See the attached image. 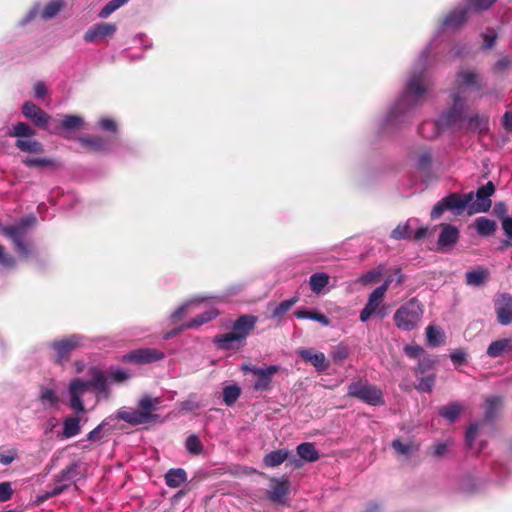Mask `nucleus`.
<instances>
[{"mask_svg":"<svg viewBox=\"0 0 512 512\" xmlns=\"http://www.w3.org/2000/svg\"><path fill=\"white\" fill-rule=\"evenodd\" d=\"M469 88L476 90L479 93V98L484 96L483 89L485 88V83L482 77L473 70H461L455 79L452 107L442 113L437 122L426 121L420 126L419 132L423 137H436L440 128L462 127L465 121L464 113L468 109Z\"/></svg>","mask_w":512,"mask_h":512,"instance_id":"f257e3e1","label":"nucleus"},{"mask_svg":"<svg viewBox=\"0 0 512 512\" xmlns=\"http://www.w3.org/2000/svg\"><path fill=\"white\" fill-rule=\"evenodd\" d=\"M429 49L430 48L427 47L420 54L414 70L407 81L405 91L400 95L387 114V124H396L400 115L410 111L425 98L428 90V81L424 70L428 61Z\"/></svg>","mask_w":512,"mask_h":512,"instance_id":"f03ea898","label":"nucleus"},{"mask_svg":"<svg viewBox=\"0 0 512 512\" xmlns=\"http://www.w3.org/2000/svg\"><path fill=\"white\" fill-rule=\"evenodd\" d=\"M130 378V374L124 369H114L107 373L94 371L90 380L75 378L69 383L70 406L76 413L85 411L82 397L90 389H94L97 394L104 397L109 396L108 381L121 383Z\"/></svg>","mask_w":512,"mask_h":512,"instance_id":"7ed1b4c3","label":"nucleus"},{"mask_svg":"<svg viewBox=\"0 0 512 512\" xmlns=\"http://www.w3.org/2000/svg\"><path fill=\"white\" fill-rule=\"evenodd\" d=\"M257 318L252 315H243L233 324L232 332L220 335L215 342L220 349H232L238 347L254 329Z\"/></svg>","mask_w":512,"mask_h":512,"instance_id":"20e7f679","label":"nucleus"},{"mask_svg":"<svg viewBox=\"0 0 512 512\" xmlns=\"http://www.w3.org/2000/svg\"><path fill=\"white\" fill-rule=\"evenodd\" d=\"M8 135L17 138L15 146L22 152L40 154L44 151L42 143L33 138L36 131L27 123L18 122L9 130Z\"/></svg>","mask_w":512,"mask_h":512,"instance_id":"39448f33","label":"nucleus"},{"mask_svg":"<svg viewBox=\"0 0 512 512\" xmlns=\"http://www.w3.org/2000/svg\"><path fill=\"white\" fill-rule=\"evenodd\" d=\"M423 315L421 303L412 298L405 302L394 314L395 325L404 331L415 329Z\"/></svg>","mask_w":512,"mask_h":512,"instance_id":"423d86ee","label":"nucleus"},{"mask_svg":"<svg viewBox=\"0 0 512 512\" xmlns=\"http://www.w3.org/2000/svg\"><path fill=\"white\" fill-rule=\"evenodd\" d=\"M35 223L36 217L28 216L23 218L16 225L1 227L0 232L13 241L15 248L20 255L27 257L30 254V249L28 244L25 242V237L29 227L33 226Z\"/></svg>","mask_w":512,"mask_h":512,"instance_id":"0eeeda50","label":"nucleus"},{"mask_svg":"<svg viewBox=\"0 0 512 512\" xmlns=\"http://www.w3.org/2000/svg\"><path fill=\"white\" fill-rule=\"evenodd\" d=\"M347 395L372 406L384 404L382 391L375 385L369 384L367 381L359 380L350 383L348 385Z\"/></svg>","mask_w":512,"mask_h":512,"instance_id":"6e6552de","label":"nucleus"},{"mask_svg":"<svg viewBox=\"0 0 512 512\" xmlns=\"http://www.w3.org/2000/svg\"><path fill=\"white\" fill-rule=\"evenodd\" d=\"M241 370L245 373H251L256 377V381L253 384L255 391H267L271 389L272 378L275 374L280 371V366L270 365L266 367H258L251 364H244Z\"/></svg>","mask_w":512,"mask_h":512,"instance_id":"1a4fd4ad","label":"nucleus"},{"mask_svg":"<svg viewBox=\"0 0 512 512\" xmlns=\"http://www.w3.org/2000/svg\"><path fill=\"white\" fill-rule=\"evenodd\" d=\"M64 0H51L43 10L40 11V4L36 3L28 12L25 18L20 21L21 25H25L32 21L38 14L41 19L47 21L54 18L64 7Z\"/></svg>","mask_w":512,"mask_h":512,"instance_id":"9d476101","label":"nucleus"},{"mask_svg":"<svg viewBox=\"0 0 512 512\" xmlns=\"http://www.w3.org/2000/svg\"><path fill=\"white\" fill-rule=\"evenodd\" d=\"M117 31L114 23L100 22L91 26L84 34L83 39L87 43H94L99 40L112 37Z\"/></svg>","mask_w":512,"mask_h":512,"instance_id":"9b49d317","label":"nucleus"},{"mask_svg":"<svg viewBox=\"0 0 512 512\" xmlns=\"http://www.w3.org/2000/svg\"><path fill=\"white\" fill-rule=\"evenodd\" d=\"M494 185L488 182L486 185L480 187L476 193V199L473 198L470 207V214L479 212H486L491 207L490 197L494 193Z\"/></svg>","mask_w":512,"mask_h":512,"instance_id":"f8f14e48","label":"nucleus"},{"mask_svg":"<svg viewBox=\"0 0 512 512\" xmlns=\"http://www.w3.org/2000/svg\"><path fill=\"white\" fill-rule=\"evenodd\" d=\"M164 358V353L154 348H141L124 356V360L135 364H148Z\"/></svg>","mask_w":512,"mask_h":512,"instance_id":"ddd939ff","label":"nucleus"},{"mask_svg":"<svg viewBox=\"0 0 512 512\" xmlns=\"http://www.w3.org/2000/svg\"><path fill=\"white\" fill-rule=\"evenodd\" d=\"M437 241L438 250L446 251L452 249L459 240L460 232L457 227L451 224H441Z\"/></svg>","mask_w":512,"mask_h":512,"instance_id":"4468645a","label":"nucleus"},{"mask_svg":"<svg viewBox=\"0 0 512 512\" xmlns=\"http://www.w3.org/2000/svg\"><path fill=\"white\" fill-rule=\"evenodd\" d=\"M23 115L31 120L39 128H47L51 117L31 101H27L22 107Z\"/></svg>","mask_w":512,"mask_h":512,"instance_id":"2eb2a0df","label":"nucleus"},{"mask_svg":"<svg viewBox=\"0 0 512 512\" xmlns=\"http://www.w3.org/2000/svg\"><path fill=\"white\" fill-rule=\"evenodd\" d=\"M385 293L386 286H379L372 291L369 295L367 304L360 312V320L362 322H367L370 317L377 312Z\"/></svg>","mask_w":512,"mask_h":512,"instance_id":"dca6fc26","label":"nucleus"},{"mask_svg":"<svg viewBox=\"0 0 512 512\" xmlns=\"http://www.w3.org/2000/svg\"><path fill=\"white\" fill-rule=\"evenodd\" d=\"M83 341L84 338L82 336L72 335L59 342H54L52 344V347L56 352L57 361L61 363L63 360H65L68 357L71 350H73L76 347L84 345Z\"/></svg>","mask_w":512,"mask_h":512,"instance_id":"f3484780","label":"nucleus"},{"mask_svg":"<svg viewBox=\"0 0 512 512\" xmlns=\"http://www.w3.org/2000/svg\"><path fill=\"white\" fill-rule=\"evenodd\" d=\"M473 200V193L465 194L461 196L457 193L450 194L445 197L448 210L452 211L454 215H460L464 210H467L470 214L471 202Z\"/></svg>","mask_w":512,"mask_h":512,"instance_id":"a211bd4d","label":"nucleus"},{"mask_svg":"<svg viewBox=\"0 0 512 512\" xmlns=\"http://www.w3.org/2000/svg\"><path fill=\"white\" fill-rule=\"evenodd\" d=\"M495 309L499 323L508 325L512 322V296L504 293L495 303Z\"/></svg>","mask_w":512,"mask_h":512,"instance_id":"6ab92c4d","label":"nucleus"},{"mask_svg":"<svg viewBox=\"0 0 512 512\" xmlns=\"http://www.w3.org/2000/svg\"><path fill=\"white\" fill-rule=\"evenodd\" d=\"M297 353L304 360L310 362L318 372H324L329 367V363L327 362L326 357L322 352H317L313 349L302 348L299 349Z\"/></svg>","mask_w":512,"mask_h":512,"instance_id":"aec40b11","label":"nucleus"},{"mask_svg":"<svg viewBox=\"0 0 512 512\" xmlns=\"http://www.w3.org/2000/svg\"><path fill=\"white\" fill-rule=\"evenodd\" d=\"M290 483L286 478L273 479L270 483L269 498L273 502L280 503L289 492Z\"/></svg>","mask_w":512,"mask_h":512,"instance_id":"412c9836","label":"nucleus"},{"mask_svg":"<svg viewBox=\"0 0 512 512\" xmlns=\"http://www.w3.org/2000/svg\"><path fill=\"white\" fill-rule=\"evenodd\" d=\"M468 9H470L469 5H468V8H460V9H456V10L452 11L444 19L441 29L447 30V29L458 28L466 20ZM471 10H473V9L471 8Z\"/></svg>","mask_w":512,"mask_h":512,"instance_id":"4be33fe9","label":"nucleus"},{"mask_svg":"<svg viewBox=\"0 0 512 512\" xmlns=\"http://www.w3.org/2000/svg\"><path fill=\"white\" fill-rule=\"evenodd\" d=\"M161 404L159 397L144 396L139 400L138 407L141 413L148 414V423L156 419V415L153 411H156Z\"/></svg>","mask_w":512,"mask_h":512,"instance_id":"5701e85b","label":"nucleus"},{"mask_svg":"<svg viewBox=\"0 0 512 512\" xmlns=\"http://www.w3.org/2000/svg\"><path fill=\"white\" fill-rule=\"evenodd\" d=\"M117 416L121 420L132 425L148 423V414L141 413L140 410L121 409L118 411Z\"/></svg>","mask_w":512,"mask_h":512,"instance_id":"b1692460","label":"nucleus"},{"mask_svg":"<svg viewBox=\"0 0 512 512\" xmlns=\"http://www.w3.org/2000/svg\"><path fill=\"white\" fill-rule=\"evenodd\" d=\"M81 432V419L77 416H67L63 421L62 436L72 438Z\"/></svg>","mask_w":512,"mask_h":512,"instance_id":"393cba45","label":"nucleus"},{"mask_svg":"<svg viewBox=\"0 0 512 512\" xmlns=\"http://www.w3.org/2000/svg\"><path fill=\"white\" fill-rule=\"evenodd\" d=\"M290 452L287 449H279L275 451H271L266 454L263 458V463L267 467H277L281 465L283 462L289 459Z\"/></svg>","mask_w":512,"mask_h":512,"instance_id":"a878e982","label":"nucleus"},{"mask_svg":"<svg viewBox=\"0 0 512 512\" xmlns=\"http://www.w3.org/2000/svg\"><path fill=\"white\" fill-rule=\"evenodd\" d=\"M79 475V464L73 462L62 469L56 476V483L68 484L72 483Z\"/></svg>","mask_w":512,"mask_h":512,"instance_id":"bb28decb","label":"nucleus"},{"mask_svg":"<svg viewBox=\"0 0 512 512\" xmlns=\"http://www.w3.org/2000/svg\"><path fill=\"white\" fill-rule=\"evenodd\" d=\"M489 275L490 273L487 268L478 267L466 273V282L471 286H480L488 280Z\"/></svg>","mask_w":512,"mask_h":512,"instance_id":"cd10ccee","label":"nucleus"},{"mask_svg":"<svg viewBox=\"0 0 512 512\" xmlns=\"http://www.w3.org/2000/svg\"><path fill=\"white\" fill-rule=\"evenodd\" d=\"M512 349V339H499L493 341L487 348V355L492 358L499 357Z\"/></svg>","mask_w":512,"mask_h":512,"instance_id":"c85d7f7f","label":"nucleus"},{"mask_svg":"<svg viewBox=\"0 0 512 512\" xmlns=\"http://www.w3.org/2000/svg\"><path fill=\"white\" fill-rule=\"evenodd\" d=\"M187 480V473L182 468L170 469L165 474L166 485L170 488H178Z\"/></svg>","mask_w":512,"mask_h":512,"instance_id":"c756f323","label":"nucleus"},{"mask_svg":"<svg viewBox=\"0 0 512 512\" xmlns=\"http://www.w3.org/2000/svg\"><path fill=\"white\" fill-rule=\"evenodd\" d=\"M298 456L306 462H315L319 459V452L315 446L310 442H304L297 446Z\"/></svg>","mask_w":512,"mask_h":512,"instance_id":"7c9ffc66","label":"nucleus"},{"mask_svg":"<svg viewBox=\"0 0 512 512\" xmlns=\"http://www.w3.org/2000/svg\"><path fill=\"white\" fill-rule=\"evenodd\" d=\"M414 222H417V220L409 219L405 223L397 225V227L393 229V231L391 232V237L395 240L411 238L413 234L412 225Z\"/></svg>","mask_w":512,"mask_h":512,"instance_id":"2f4dec72","label":"nucleus"},{"mask_svg":"<svg viewBox=\"0 0 512 512\" xmlns=\"http://www.w3.org/2000/svg\"><path fill=\"white\" fill-rule=\"evenodd\" d=\"M329 280V275L326 273L318 272L310 276L309 285L315 294H320L322 290L328 285Z\"/></svg>","mask_w":512,"mask_h":512,"instance_id":"473e14b6","label":"nucleus"},{"mask_svg":"<svg viewBox=\"0 0 512 512\" xmlns=\"http://www.w3.org/2000/svg\"><path fill=\"white\" fill-rule=\"evenodd\" d=\"M242 389L238 384H232L223 388V402L226 406H232L241 396Z\"/></svg>","mask_w":512,"mask_h":512,"instance_id":"72a5a7b5","label":"nucleus"},{"mask_svg":"<svg viewBox=\"0 0 512 512\" xmlns=\"http://www.w3.org/2000/svg\"><path fill=\"white\" fill-rule=\"evenodd\" d=\"M468 128L478 133H484L489 129V117L476 114L468 119Z\"/></svg>","mask_w":512,"mask_h":512,"instance_id":"f704fd0d","label":"nucleus"},{"mask_svg":"<svg viewBox=\"0 0 512 512\" xmlns=\"http://www.w3.org/2000/svg\"><path fill=\"white\" fill-rule=\"evenodd\" d=\"M294 315L298 319H309L319 322L323 326H329L331 324L330 320L321 313L314 312V311H308L305 309H297L294 312Z\"/></svg>","mask_w":512,"mask_h":512,"instance_id":"c9c22d12","label":"nucleus"},{"mask_svg":"<svg viewBox=\"0 0 512 512\" xmlns=\"http://www.w3.org/2000/svg\"><path fill=\"white\" fill-rule=\"evenodd\" d=\"M475 228L479 235L481 236H489L493 234L496 230V223L493 220H490L485 217H479L475 220Z\"/></svg>","mask_w":512,"mask_h":512,"instance_id":"e433bc0d","label":"nucleus"},{"mask_svg":"<svg viewBox=\"0 0 512 512\" xmlns=\"http://www.w3.org/2000/svg\"><path fill=\"white\" fill-rule=\"evenodd\" d=\"M218 315V312L214 308H210L206 310L205 312L201 313L199 316L191 320L190 322L186 323L183 328H196L199 327L209 321H211L213 318H215Z\"/></svg>","mask_w":512,"mask_h":512,"instance_id":"4c0bfd02","label":"nucleus"},{"mask_svg":"<svg viewBox=\"0 0 512 512\" xmlns=\"http://www.w3.org/2000/svg\"><path fill=\"white\" fill-rule=\"evenodd\" d=\"M502 401L501 398L496 396L488 397L485 401V420L491 421L495 415L498 409L501 407Z\"/></svg>","mask_w":512,"mask_h":512,"instance_id":"58836bf2","label":"nucleus"},{"mask_svg":"<svg viewBox=\"0 0 512 512\" xmlns=\"http://www.w3.org/2000/svg\"><path fill=\"white\" fill-rule=\"evenodd\" d=\"M462 411V406L458 403H449L446 406H443L440 411L439 415L445 419H447L449 422H454L459 414Z\"/></svg>","mask_w":512,"mask_h":512,"instance_id":"ea45409f","label":"nucleus"},{"mask_svg":"<svg viewBox=\"0 0 512 512\" xmlns=\"http://www.w3.org/2000/svg\"><path fill=\"white\" fill-rule=\"evenodd\" d=\"M22 163L26 167H40V168H45V167L56 168L57 167V163L53 159H50V158L26 157V158L22 159Z\"/></svg>","mask_w":512,"mask_h":512,"instance_id":"a19ab883","label":"nucleus"},{"mask_svg":"<svg viewBox=\"0 0 512 512\" xmlns=\"http://www.w3.org/2000/svg\"><path fill=\"white\" fill-rule=\"evenodd\" d=\"M39 399L44 406L54 407L59 402V397L55 391L48 387H42L40 390Z\"/></svg>","mask_w":512,"mask_h":512,"instance_id":"79ce46f5","label":"nucleus"},{"mask_svg":"<svg viewBox=\"0 0 512 512\" xmlns=\"http://www.w3.org/2000/svg\"><path fill=\"white\" fill-rule=\"evenodd\" d=\"M426 338L428 344L434 347L444 342V335L441 329L432 325L426 329Z\"/></svg>","mask_w":512,"mask_h":512,"instance_id":"37998d69","label":"nucleus"},{"mask_svg":"<svg viewBox=\"0 0 512 512\" xmlns=\"http://www.w3.org/2000/svg\"><path fill=\"white\" fill-rule=\"evenodd\" d=\"M299 300L298 296H294L290 299L282 301L280 304H278L275 309L272 312L273 318H280L282 317L286 312H288L292 306H294Z\"/></svg>","mask_w":512,"mask_h":512,"instance_id":"c03bdc74","label":"nucleus"},{"mask_svg":"<svg viewBox=\"0 0 512 512\" xmlns=\"http://www.w3.org/2000/svg\"><path fill=\"white\" fill-rule=\"evenodd\" d=\"M79 141L93 151L101 152L106 149L105 141L100 137H80Z\"/></svg>","mask_w":512,"mask_h":512,"instance_id":"a18cd8bd","label":"nucleus"},{"mask_svg":"<svg viewBox=\"0 0 512 512\" xmlns=\"http://www.w3.org/2000/svg\"><path fill=\"white\" fill-rule=\"evenodd\" d=\"M185 447L187 451L193 455H199L202 452L203 446L196 435H190L185 442Z\"/></svg>","mask_w":512,"mask_h":512,"instance_id":"49530a36","label":"nucleus"},{"mask_svg":"<svg viewBox=\"0 0 512 512\" xmlns=\"http://www.w3.org/2000/svg\"><path fill=\"white\" fill-rule=\"evenodd\" d=\"M84 121L80 116L64 115L62 120V128L64 130H73L83 125Z\"/></svg>","mask_w":512,"mask_h":512,"instance_id":"de8ad7c7","label":"nucleus"},{"mask_svg":"<svg viewBox=\"0 0 512 512\" xmlns=\"http://www.w3.org/2000/svg\"><path fill=\"white\" fill-rule=\"evenodd\" d=\"M435 384V376L428 375L426 377H421L416 384V389L420 392H431L433 386Z\"/></svg>","mask_w":512,"mask_h":512,"instance_id":"09e8293b","label":"nucleus"},{"mask_svg":"<svg viewBox=\"0 0 512 512\" xmlns=\"http://www.w3.org/2000/svg\"><path fill=\"white\" fill-rule=\"evenodd\" d=\"M432 164V154L430 151H423L417 160V168L420 171H428Z\"/></svg>","mask_w":512,"mask_h":512,"instance_id":"8fccbe9b","label":"nucleus"},{"mask_svg":"<svg viewBox=\"0 0 512 512\" xmlns=\"http://www.w3.org/2000/svg\"><path fill=\"white\" fill-rule=\"evenodd\" d=\"M204 298H195L187 301L182 306H180L177 310H175L172 314V318L176 319L181 317L190 307L197 305L199 302L204 301Z\"/></svg>","mask_w":512,"mask_h":512,"instance_id":"3c124183","label":"nucleus"},{"mask_svg":"<svg viewBox=\"0 0 512 512\" xmlns=\"http://www.w3.org/2000/svg\"><path fill=\"white\" fill-rule=\"evenodd\" d=\"M478 430H479V424L478 423H472L467 431H466V443L467 446L471 449L474 448L473 443L476 437L478 436Z\"/></svg>","mask_w":512,"mask_h":512,"instance_id":"603ef678","label":"nucleus"},{"mask_svg":"<svg viewBox=\"0 0 512 512\" xmlns=\"http://www.w3.org/2000/svg\"><path fill=\"white\" fill-rule=\"evenodd\" d=\"M106 426V422L100 423L97 427H95L92 431H90L87 435V440L92 442H99L103 437V430Z\"/></svg>","mask_w":512,"mask_h":512,"instance_id":"864d4df0","label":"nucleus"},{"mask_svg":"<svg viewBox=\"0 0 512 512\" xmlns=\"http://www.w3.org/2000/svg\"><path fill=\"white\" fill-rule=\"evenodd\" d=\"M13 495V489L10 482L0 483V503L6 502L11 499Z\"/></svg>","mask_w":512,"mask_h":512,"instance_id":"5fc2aeb1","label":"nucleus"},{"mask_svg":"<svg viewBox=\"0 0 512 512\" xmlns=\"http://www.w3.org/2000/svg\"><path fill=\"white\" fill-rule=\"evenodd\" d=\"M483 38V46L486 49H490L494 46L496 39H497V33L493 29H488L486 32L482 34Z\"/></svg>","mask_w":512,"mask_h":512,"instance_id":"6e6d98bb","label":"nucleus"},{"mask_svg":"<svg viewBox=\"0 0 512 512\" xmlns=\"http://www.w3.org/2000/svg\"><path fill=\"white\" fill-rule=\"evenodd\" d=\"M119 8V3L116 0H111L101 9L99 12V17L105 19Z\"/></svg>","mask_w":512,"mask_h":512,"instance_id":"4d7b16f0","label":"nucleus"},{"mask_svg":"<svg viewBox=\"0 0 512 512\" xmlns=\"http://www.w3.org/2000/svg\"><path fill=\"white\" fill-rule=\"evenodd\" d=\"M392 447L395 449L396 452L402 455H407L412 450V444L411 443H404L400 441L399 439H395L392 442Z\"/></svg>","mask_w":512,"mask_h":512,"instance_id":"13d9d810","label":"nucleus"},{"mask_svg":"<svg viewBox=\"0 0 512 512\" xmlns=\"http://www.w3.org/2000/svg\"><path fill=\"white\" fill-rule=\"evenodd\" d=\"M0 265L6 268L13 267L15 265V259L13 256L5 252L3 246L0 245Z\"/></svg>","mask_w":512,"mask_h":512,"instance_id":"bf43d9fd","label":"nucleus"},{"mask_svg":"<svg viewBox=\"0 0 512 512\" xmlns=\"http://www.w3.org/2000/svg\"><path fill=\"white\" fill-rule=\"evenodd\" d=\"M496 0H469L470 8L480 11L488 9Z\"/></svg>","mask_w":512,"mask_h":512,"instance_id":"052dcab7","label":"nucleus"},{"mask_svg":"<svg viewBox=\"0 0 512 512\" xmlns=\"http://www.w3.org/2000/svg\"><path fill=\"white\" fill-rule=\"evenodd\" d=\"M380 276H381V271H379V270H371V271H368V272L364 273L360 277V281L363 284L373 283V282H376L379 279Z\"/></svg>","mask_w":512,"mask_h":512,"instance_id":"680f3d73","label":"nucleus"},{"mask_svg":"<svg viewBox=\"0 0 512 512\" xmlns=\"http://www.w3.org/2000/svg\"><path fill=\"white\" fill-rule=\"evenodd\" d=\"M446 210H448V207H447L445 198H443L437 204H435V206L433 207V209L431 211V218L432 219L439 218Z\"/></svg>","mask_w":512,"mask_h":512,"instance_id":"e2e57ef3","label":"nucleus"},{"mask_svg":"<svg viewBox=\"0 0 512 512\" xmlns=\"http://www.w3.org/2000/svg\"><path fill=\"white\" fill-rule=\"evenodd\" d=\"M461 491L466 494H471L476 491V481L475 479L468 477L464 479L461 483L460 487Z\"/></svg>","mask_w":512,"mask_h":512,"instance_id":"0e129e2a","label":"nucleus"},{"mask_svg":"<svg viewBox=\"0 0 512 512\" xmlns=\"http://www.w3.org/2000/svg\"><path fill=\"white\" fill-rule=\"evenodd\" d=\"M16 458V450H8L0 453V463L3 465L11 464Z\"/></svg>","mask_w":512,"mask_h":512,"instance_id":"69168bd1","label":"nucleus"},{"mask_svg":"<svg viewBox=\"0 0 512 512\" xmlns=\"http://www.w3.org/2000/svg\"><path fill=\"white\" fill-rule=\"evenodd\" d=\"M405 353L411 358H417L423 353V349L418 345H408L404 348Z\"/></svg>","mask_w":512,"mask_h":512,"instance_id":"338daca9","label":"nucleus"},{"mask_svg":"<svg viewBox=\"0 0 512 512\" xmlns=\"http://www.w3.org/2000/svg\"><path fill=\"white\" fill-rule=\"evenodd\" d=\"M502 228L507 237L512 240V217H505L503 219Z\"/></svg>","mask_w":512,"mask_h":512,"instance_id":"774afa93","label":"nucleus"}]
</instances>
